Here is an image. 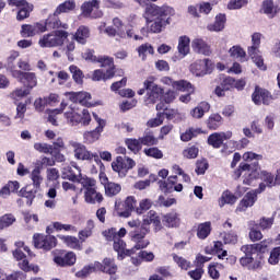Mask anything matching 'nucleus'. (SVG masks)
<instances>
[{
    "mask_svg": "<svg viewBox=\"0 0 280 280\" xmlns=\"http://www.w3.org/2000/svg\"><path fill=\"white\" fill-rule=\"evenodd\" d=\"M34 150L40 154H54V145L47 144L45 142H37L34 144Z\"/></svg>",
    "mask_w": 280,
    "mask_h": 280,
    "instance_id": "09e8293b",
    "label": "nucleus"
},
{
    "mask_svg": "<svg viewBox=\"0 0 280 280\" xmlns=\"http://www.w3.org/2000/svg\"><path fill=\"white\" fill-rule=\"evenodd\" d=\"M101 272H106V275H115L117 272V266L115 264V259L105 258L102 264Z\"/></svg>",
    "mask_w": 280,
    "mask_h": 280,
    "instance_id": "58836bf2",
    "label": "nucleus"
},
{
    "mask_svg": "<svg viewBox=\"0 0 280 280\" xmlns=\"http://www.w3.org/2000/svg\"><path fill=\"white\" fill-rule=\"evenodd\" d=\"M70 102L81 104V106H95L91 103V94L89 92H70L66 94Z\"/></svg>",
    "mask_w": 280,
    "mask_h": 280,
    "instance_id": "a211bd4d",
    "label": "nucleus"
},
{
    "mask_svg": "<svg viewBox=\"0 0 280 280\" xmlns=\"http://www.w3.org/2000/svg\"><path fill=\"white\" fill-rule=\"evenodd\" d=\"M229 54L231 58H245L246 51H244V48L241 46H233L229 49Z\"/></svg>",
    "mask_w": 280,
    "mask_h": 280,
    "instance_id": "338daca9",
    "label": "nucleus"
},
{
    "mask_svg": "<svg viewBox=\"0 0 280 280\" xmlns=\"http://www.w3.org/2000/svg\"><path fill=\"white\" fill-rule=\"evenodd\" d=\"M162 222L167 229H178L180 226V214L176 211L163 215Z\"/></svg>",
    "mask_w": 280,
    "mask_h": 280,
    "instance_id": "b1692460",
    "label": "nucleus"
},
{
    "mask_svg": "<svg viewBox=\"0 0 280 280\" xmlns=\"http://www.w3.org/2000/svg\"><path fill=\"white\" fill-rule=\"evenodd\" d=\"M223 84L228 85L225 89H236L237 91H244V86H246L245 79L235 80L233 77H228L223 81Z\"/></svg>",
    "mask_w": 280,
    "mask_h": 280,
    "instance_id": "473e14b6",
    "label": "nucleus"
},
{
    "mask_svg": "<svg viewBox=\"0 0 280 280\" xmlns=\"http://www.w3.org/2000/svg\"><path fill=\"white\" fill-rule=\"evenodd\" d=\"M145 12L151 34H161L172 23L171 16L176 14L174 8L170 5L159 7L156 4L147 7Z\"/></svg>",
    "mask_w": 280,
    "mask_h": 280,
    "instance_id": "f257e3e1",
    "label": "nucleus"
},
{
    "mask_svg": "<svg viewBox=\"0 0 280 280\" xmlns=\"http://www.w3.org/2000/svg\"><path fill=\"white\" fill-rule=\"evenodd\" d=\"M223 268L222 264L213 262L208 267V275L211 279H220V269Z\"/></svg>",
    "mask_w": 280,
    "mask_h": 280,
    "instance_id": "680f3d73",
    "label": "nucleus"
},
{
    "mask_svg": "<svg viewBox=\"0 0 280 280\" xmlns=\"http://www.w3.org/2000/svg\"><path fill=\"white\" fill-rule=\"evenodd\" d=\"M38 189L39 188H35V187L32 188V186L23 187L20 190V196H22V198H27L28 199L27 205H31L32 200L36 198V194H38Z\"/></svg>",
    "mask_w": 280,
    "mask_h": 280,
    "instance_id": "a19ab883",
    "label": "nucleus"
},
{
    "mask_svg": "<svg viewBox=\"0 0 280 280\" xmlns=\"http://www.w3.org/2000/svg\"><path fill=\"white\" fill-rule=\"evenodd\" d=\"M43 168H40V165H35L34 170L31 172L30 178L33 183V187L35 189H40V185H43Z\"/></svg>",
    "mask_w": 280,
    "mask_h": 280,
    "instance_id": "2f4dec72",
    "label": "nucleus"
},
{
    "mask_svg": "<svg viewBox=\"0 0 280 280\" xmlns=\"http://www.w3.org/2000/svg\"><path fill=\"white\" fill-rule=\"evenodd\" d=\"M69 36V33L66 31H55L48 34L43 35L39 40L38 45L43 49L51 48V47H60L65 45V39Z\"/></svg>",
    "mask_w": 280,
    "mask_h": 280,
    "instance_id": "39448f33",
    "label": "nucleus"
},
{
    "mask_svg": "<svg viewBox=\"0 0 280 280\" xmlns=\"http://www.w3.org/2000/svg\"><path fill=\"white\" fill-rule=\"evenodd\" d=\"M224 25H226V15L220 13L215 16L214 23L207 26V30L209 32H222Z\"/></svg>",
    "mask_w": 280,
    "mask_h": 280,
    "instance_id": "c756f323",
    "label": "nucleus"
},
{
    "mask_svg": "<svg viewBox=\"0 0 280 280\" xmlns=\"http://www.w3.org/2000/svg\"><path fill=\"white\" fill-rule=\"evenodd\" d=\"M84 199L89 205H95L97 202H102V200H104V196L97 191V188H94L93 190L84 191Z\"/></svg>",
    "mask_w": 280,
    "mask_h": 280,
    "instance_id": "f704fd0d",
    "label": "nucleus"
},
{
    "mask_svg": "<svg viewBox=\"0 0 280 280\" xmlns=\"http://www.w3.org/2000/svg\"><path fill=\"white\" fill-rule=\"evenodd\" d=\"M89 36H91V31L89 30V27L80 26L74 34V40H77L79 45H86Z\"/></svg>",
    "mask_w": 280,
    "mask_h": 280,
    "instance_id": "72a5a7b5",
    "label": "nucleus"
},
{
    "mask_svg": "<svg viewBox=\"0 0 280 280\" xmlns=\"http://www.w3.org/2000/svg\"><path fill=\"white\" fill-rule=\"evenodd\" d=\"M137 51L139 54V58H141V60H145L148 54H154V48L150 44H142L140 47H138Z\"/></svg>",
    "mask_w": 280,
    "mask_h": 280,
    "instance_id": "6e6d98bb",
    "label": "nucleus"
},
{
    "mask_svg": "<svg viewBox=\"0 0 280 280\" xmlns=\"http://www.w3.org/2000/svg\"><path fill=\"white\" fill-rule=\"evenodd\" d=\"M69 144L71 148H73L74 152V159L77 161H95L96 165L102 164V160L100 159V155L97 153H93L86 149V145L75 142V141H70Z\"/></svg>",
    "mask_w": 280,
    "mask_h": 280,
    "instance_id": "423d86ee",
    "label": "nucleus"
},
{
    "mask_svg": "<svg viewBox=\"0 0 280 280\" xmlns=\"http://www.w3.org/2000/svg\"><path fill=\"white\" fill-rule=\"evenodd\" d=\"M232 137V131L214 132L208 137V144L215 149L222 148V143H224V141H229Z\"/></svg>",
    "mask_w": 280,
    "mask_h": 280,
    "instance_id": "6ab92c4d",
    "label": "nucleus"
},
{
    "mask_svg": "<svg viewBox=\"0 0 280 280\" xmlns=\"http://www.w3.org/2000/svg\"><path fill=\"white\" fill-rule=\"evenodd\" d=\"M172 257L175 264H177L178 268H180L182 270H189V268H191V262L183 258V256L173 254Z\"/></svg>",
    "mask_w": 280,
    "mask_h": 280,
    "instance_id": "13d9d810",
    "label": "nucleus"
},
{
    "mask_svg": "<svg viewBox=\"0 0 280 280\" xmlns=\"http://www.w3.org/2000/svg\"><path fill=\"white\" fill-rule=\"evenodd\" d=\"M221 238L224 244H235L237 242V234L235 232H223L221 233Z\"/></svg>",
    "mask_w": 280,
    "mask_h": 280,
    "instance_id": "774afa93",
    "label": "nucleus"
},
{
    "mask_svg": "<svg viewBox=\"0 0 280 280\" xmlns=\"http://www.w3.org/2000/svg\"><path fill=\"white\" fill-rule=\"evenodd\" d=\"M75 10V0H68L59 4L55 10L56 14H67V12H72Z\"/></svg>",
    "mask_w": 280,
    "mask_h": 280,
    "instance_id": "37998d69",
    "label": "nucleus"
},
{
    "mask_svg": "<svg viewBox=\"0 0 280 280\" xmlns=\"http://www.w3.org/2000/svg\"><path fill=\"white\" fill-rule=\"evenodd\" d=\"M75 253L68 252L66 254H61L60 256H55L54 261L57 266H73L77 261Z\"/></svg>",
    "mask_w": 280,
    "mask_h": 280,
    "instance_id": "bb28decb",
    "label": "nucleus"
},
{
    "mask_svg": "<svg viewBox=\"0 0 280 280\" xmlns=\"http://www.w3.org/2000/svg\"><path fill=\"white\" fill-rule=\"evenodd\" d=\"M259 47H261V33H254L252 35V46L248 47L247 54L260 71H266L267 67L264 63Z\"/></svg>",
    "mask_w": 280,
    "mask_h": 280,
    "instance_id": "20e7f679",
    "label": "nucleus"
},
{
    "mask_svg": "<svg viewBox=\"0 0 280 280\" xmlns=\"http://www.w3.org/2000/svg\"><path fill=\"white\" fill-rule=\"evenodd\" d=\"M121 191V185L115 184L113 182H109L108 184L105 185V194L109 198H113V196H117Z\"/></svg>",
    "mask_w": 280,
    "mask_h": 280,
    "instance_id": "8fccbe9b",
    "label": "nucleus"
},
{
    "mask_svg": "<svg viewBox=\"0 0 280 280\" xmlns=\"http://www.w3.org/2000/svg\"><path fill=\"white\" fill-rule=\"evenodd\" d=\"M65 118L69 126H89L91 124V113L89 109H83L82 113H78L73 107H70L69 110L65 113Z\"/></svg>",
    "mask_w": 280,
    "mask_h": 280,
    "instance_id": "1a4fd4ad",
    "label": "nucleus"
},
{
    "mask_svg": "<svg viewBox=\"0 0 280 280\" xmlns=\"http://www.w3.org/2000/svg\"><path fill=\"white\" fill-rule=\"evenodd\" d=\"M191 49L195 54H200L201 56H211L213 54L211 46L201 37H196L191 40Z\"/></svg>",
    "mask_w": 280,
    "mask_h": 280,
    "instance_id": "aec40b11",
    "label": "nucleus"
},
{
    "mask_svg": "<svg viewBox=\"0 0 280 280\" xmlns=\"http://www.w3.org/2000/svg\"><path fill=\"white\" fill-rule=\"evenodd\" d=\"M21 34L24 38L36 36V27L34 26V24H23Z\"/></svg>",
    "mask_w": 280,
    "mask_h": 280,
    "instance_id": "69168bd1",
    "label": "nucleus"
},
{
    "mask_svg": "<svg viewBox=\"0 0 280 280\" xmlns=\"http://www.w3.org/2000/svg\"><path fill=\"white\" fill-rule=\"evenodd\" d=\"M235 202H237V197H235V195L229 190L224 191L219 199L220 207H224V205H235Z\"/></svg>",
    "mask_w": 280,
    "mask_h": 280,
    "instance_id": "49530a36",
    "label": "nucleus"
},
{
    "mask_svg": "<svg viewBox=\"0 0 280 280\" xmlns=\"http://www.w3.org/2000/svg\"><path fill=\"white\" fill-rule=\"evenodd\" d=\"M97 9H100V1L97 0L88 1L81 5V12L86 19L91 16L93 10Z\"/></svg>",
    "mask_w": 280,
    "mask_h": 280,
    "instance_id": "e433bc0d",
    "label": "nucleus"
},
{
    "mask_svg": "<svg viewBox=\"0 0 280 280\" xmlns=\"http://www.w3.org/2000/svg\"><path fill=\"white\" fill-rule=\"evenodd\" d=\"M280 261V246L275 247L270 250L268 264L270 266H277Z\"/></svg>",
    "mask_w": 280,
    "mask_h": 280,
    "instance_id": "052dcab7",
    "label": "nucleus"
},
{
    "mask_svg": "<svg viewBox=\"0 0 280 280\" xmlns=\"http://www.w3.org/2000/svg\"><path fill=\"white\" fill-rule=\"evenodd\" d=\"M69 71L70 73H72V78L77 84H83L84 73L82 72V70H80V68H78L77 66H70Z\"/></svg>",
    "mask_w": 280,
    "mask_h": 280,
    "instance_id": "3c124183",
    "label": "nucleus"
},
{
    "mask_svg": "<svg viewBox=\"0 0 280 280\" xmlns=\"http://www.w3.org/2000/svg\"><path fill=\"white\" fill-rule=\"evenodd\" d=\"M16 222V218L12 214H4L0 218V231H3V229H8V226H12Z\"/></svg>",
    "mask_w": 280,
    "mask_h": 280,
    "instance_id": "e2e57ef3",
    "label": "nucleus"
},
{
    "mask_svg": "<svg viewBox=\"0 0 280 280\" xmlns=\"http://www.w3.org/2000/svg\"><path fill=\"white\" fill-rule=\"evenodd\" d=\"M93 117L98 125L94 130L86 131L83 135L85 143H95V141H98L102 132H104V128L106 127V120L100 118L97 114H93Z\"/></svg>",
    "mask_w": 280,
    "mask_h": 280,
    "instance_id": "2eb2a0df",
    "label": "nucleus"
},
{
    "mask_svg": "<svg viewBox=\"0 0 280 280\" xmlns=\"http://www.w3.org/2000/svg\"><path fill=\"white\" fill-rule=\"evenodd\" d=\"M176 180H178V176H176V175L170 176L167 178V182L160 180L159 186H160L161 191H163L164 194H170L172 186L176 185Z\"/></svg>",
    "mask_w": 280,
    "mask_h": 280,
    "instance_id": "a18cd8bd",
    "label": "nucleus"
},
{
    "mask_svg": "<svg viewBox=\"0 0 280 280\" xmlns=\"http://www.w3.org/2000/svg\"><path fill=\"white\" fill-rule=\"evenodd\" d=\"M72 167H75L79 174H73L71 172V166H67L62 168V178L71 180L72 183H80L84 191H91L97 188V182L91 177H88L86 175H82L80 167H78L74 162L72 163Z\"/></svg>",
    "mask_w": 280,
    "mask_h": 280,
    "instance_id": "7ed1b4c3",
    "label": "nucleus"
},
{
    "mask_svg": "<svg viewBox=\"0 0 280 280\" xmlns=\"http://www.w3.org/2000/svg\"><path fill=\"white\" fill-rule=\"evenodd\" d=\"M260 180H264V183L267 184L266 187H277L275 175L272 173L260 171Z\"/></svg>",
    "mask_w": 280,
    "mask_h": 280,
    "instance_id": "bf43d9fd",
    "label": "nucleus"
},
{
    "mask_svg": "<svg viewBox=\"0 0 280 280\" xmlns=\"http://www.w3.org/2000/svg\"><path fill=\"white\" fill-rule=\"evenodd\" d=\"M126 145L128 148V150H130L131 152H133V154H137L140 150H141V140H137V139H127L126 140Z\"/></svg>",
    "mask_w": 280,
    "mask_h": 280,
    "instance_id": "0e129e2a",
    "label": "nucleus"
},
{
    "mask_svg": "<svg viewBox=\"0 0 280 280\" xmlns=\"http://www.w3.org/2000/svg\"><path fill=\"white\" fill-rule=\"evenodd\" d=\"M7 70L10 71L12 78H15V80L21 82V84H24L28 91H32V89H36V86H38V78L36 77V73L23 72L12 67H9Z\"/></svg>",
    "mask_w": 280,
    "mask_h": 280,
    "instance_id": "0eeeda50",
    "label": "nucleus"
},
{
    "mask_svg": "<svg viewBox=\"0 0 280 280\" xmlns=\"http://www.w3.org/2000/svg\"><path fill=\"white\" fill-rule=\"evenodd\" d=\"M100 270H102V262L95 261L84 266L75 273V277L79 279H86V277H90V275H93V272H100Z\"/></svg>",
    "mask_w": 280,
    "mask_h": 280,
    "instance_id": "a878e982",
    "label": "nucleus"
},
{
    "mask_svg": "<svg viewBox=\"0 0 280 280\" xmlns=\"http://www.w3.org/2000/svg\"><path fill=\"white\" fill-rule=\"evenodd\" d=\"M211 235V222H205L198 225L197 236L199 240H207Z\"/></svg>",
    "mask_w": 280,
    "mask_h": 280,
    "instance_id": "c03bdc74",
    "label": "nucleus"
},
{
    "mask_svg": "<svg viewBox=\"0 0 280 280\" xmlns=\"http://www.w3.org/2000/svg\"><path fill=\"white\" fill-rule=\"evenodd\" d=\"M241 176H243L244 185H255V180H259L261 176L259 163L255 162L253 165L246 162L241 163L238 168L234 171L233 178L237 180Z\"/></svg>",
    "mask_w": 280,
    "mask_h": 280,
    "instance_id": "f03ea898",
    "label": "nucleus"
},
{
    "mask_svg": "<svg viewBox=\"0 0 280 280\" xmlns=\"http://www.w3.org/2000/svg\"><path fill=\"white\" fill-rule=\"evenodd\" d=\"M261 12L266 14L268 19H275L280 12V0L273 2L272 0H264L261 3Z\"/></svg>",
    "mask_w": 280,
    "mask_h": 280,
    "instance_id": "412c9836",
    "label": "nucleus"
},
{
    "mask_svg": "<svg viewBox=\"0 0 280 280\" xmlns=\"http://www.w3.org/2000/svg\"><path fill=\"white\" fill-rule=\"evenodd\" d=\"M189 43H191L189 37L187 36L179 37L178 46H177L179 58H185V56L189 54Z\"/></svg>",
    "mask_w": 280,
    "mask_h": 280,
    "instance_id": "c9c22d12",
    "label": "nucleus"
},
{
    "mask_svg": "<svg viewBox=\"0 0 280 280\" xmlns=\"http://www.w3.org/2000/svg\"><path fill=\"white\" fill-rule=\"evenodd\" d=\"M262 191H266L265 183H260L257 189L247 192L241 200L236 211H246V209L253 207L257 202V194H262Z\"/></svg>",
    "mask_w": 280,
    "mask_h": 280,
    "instance_id": "f8f14e48",
    "label": "nucleus"
},
{
    "mask_svg": "<svg viewBox=\"0 0 280 280\" xmlns=\"http://www.w3.org/2000/svg\"><path fill=\"white\" fill-rule=\"evenodd\" d=\"M248 143H250V140L242 138L240 141L230 140L226 145L228 148H234V150H244V148H248Z\"/></svg>",
    "mask_w": 280,
    "mask_h": 280,
    "instance_id": "603ef678",
    "label": "nucleus"
},
{
    "mask_svg": "<svg viewBox=\"0 0 280 280\" xmlns=\"http://www.w3.org/2000/svg\"><path fill=\"white\" fill-rule=\"evenodd\" d=\"M63 244L68 246V248H72L74 250H82V245L80 244V240L75 236H61Z\"/></svg>",
    "mask_w": 280,
    "mask_h": 280,
    "instance_id": "79ce46f5",
    "label": "nucleus"
},
{
    "mask_svg": "<svg viewBox=\"0 0 280 280\" xmlns=\"http://www.w3.org/2000/svg\"><path fill=\"white\" fill-rule=\"evenodd\" d=\"M114 250L118 253V259L119 261H124L126 257H130L131 255H135V252L131 249H126V242L121 238H117L114 241Z\"/></svg>",
    "mask_w": 280,
    "mask_h": 280,
    "instance_id": "5701e85b",
    "label": "nucleus"
},
{
    "mask_svg": "<svg viewBox=\"0 0 280 280\" xmlns=\"http://www.w3.org/2000/svg\"><path fill=\"white\" fill-rule=\"evenodd\" d=\"M209 110H211V105L208 102H201L190 110V116L194 119H202Z\"/></svg>",
    "mask_w": 280,
    "mask_h": 280,
    "instance_id": "cd10ccee",
    "label": "nucleus"
},
{
    "mask_svg": "<svg viewBox=\"0 0 280 280\" xmlns=\"http://www.w3.org/2000/svg\"><path fill=\"white\" fill-rule=\"evenodd\" d=\"M60 13L54 12V14H50L48 19L46 20V26H48L49 30H58L59 27H62L63 30H67L69 25L62 24L60 21V18H58Z\"/></svg>",
    "mask_w": 280,
    "mask_h": 280,
    "instance_id": "c85d7f7f",
    "label": "nucleus"
},
{
    "mask_svg": "<svg viewBox=\"0 0 280 280\" xmlns=\"http://www.w3.org/2000/svg\"><path fill=\"white\" fill-rule=\"evenodd\" d=\"M270 244H272V240H265L260 243L243 245L241 250L242 253H254L256 255H260L259 253H266V250H268V246H270Z\"/></svg>",
    "mask_w": 280,
    "mask_h": 280,
    "instance_id": "4be33fe9",
    "label": "nucleus"
},
{
    "mask_svg": "<svg viewBox=\"0 0 280 280\" xmlns=\"http://www.w3.org/2000/svg\"><path fill=\"white\" fill-rule=\"evenodd\" d=\"M135 165H137L135 160L128 156H118L116 161L112 163V170L116 172L120 178H126L128 172H130Z\"/></svg>",
    "mask_w": 280,
    "mask_h": 280,
    "instance_id": "9d476101",
    "label": "nucleus"
},
{
    "mask_svg": "<svg viewBox=\"0 0 280 280\" xmlns=\"http://www.w3.org/2000/svg\"><path fill=\"white\" fill-rule=\"evenodd\" d=\"M245 256L240 259V264L247 270H259L261 268V255L254 252H243Z\"/></svg>",
    "mask_w": 280,
    "mask_h": 280,
    "instance_id": "4468645a",
    "label": "nucleus"
},
{
    "mask_svg": "<svg viewBox=\"0 0 280 280\" xmlns=\"http://www.w3.org/2000/svg\"><path fill=\"white\" fill-rule=\"evenodd\" d=\"M115 77V71L113 69H107L106 72L104 70H95L92 77L94 82H100L101 80H110V78Z\"/></svg>",
    "mask_w": 280,
    "mask_h": 280,
    "instance_id": "4c0bfd02",
    "label": "nucleus"
},
{
    "mask_svg": "<svg viewBox=\"0 0 280 280\" xmlns=\"http://www.w3.org/2000/svg\"><path fill=\"white\" fill-rule=\"evenodd\" d=\"M137 206V200L133 196H129L125 200V211H118V215L120 218H130V213L135 211V207Z\"/></svg>",
    "mask_w": 280,
    "mask_h": 280,
    "instance_id": "7c9ffc66",
    "label": "nucleus"
},
{
    "mask_svg": "<svg viewBox=\"0 0 280 280\" xmlns=\"http://www.w3.org/2000/svg\"><path fill=\"white\" fill-rule=\"evenodd\" d=\"M18 266L24 272H34V275H38V272L40 271V267H38V265H30V261L27 260L19 262Z\"/></svg>",
    "mask_w": 280,
    "mask_h": 280,
    "instance_id": "864d4df0",
    "label": "nucleus"
},
{
    "mask_svg": "<svg viewBox=\"0 0 280 280\" xmlns=\"http://www.w3.org/2000/svg\"><path fill=\"white\" fill-rule=\"evenodd\" d=\"M33 242L35 248H42L43 250H51L56 248L57 240L52 235L34 234Z\"/></svg>",
    "mask_w": 280,
    "mask_h": 280,
    "instance_id": "dca6fc26",
    "label": "nucleus"
},
{
    "mask_svg": "<svg viewBox=\"0 0 280 280\" xmlns=\"http://www.w3.org/2000/svg\"><path fill=\"white\" fill-rule=\"evenodd\" d=\"M150 224L155 226V231H161V219L154 210L149 211L147 217L143 219L142 229L148 231V226H150Z\"/></svg>",
    "mask_w": 280,
    "mask_h": 280,
    "instance_id": "393cba45",
    "label": "nucleus"
},
{
    "mask_svg": "<svg viewBox=\"0 0 280 280\" xmlns=\"http://www.w3.org/2000/svg\"><path fill=\"white\" fill-rule=\"evenodd\" d=\"M198 135H202V129L200 128H189L184 133L180 135L182 141H191V139L198 137Z\"/></svg>",
    "mask_w": 280,
    "mask_h": 280,
    "instance_id": "de8ad7c7",
    "label": "nucleus"
},
{
    "mask_svg": "<svg viewBox=\"0 0 280 280\" xmlns=\"http://www.w3.org/2000/svg\"><path fill=\"white\" fill-rule=\"evenodd\" d=\"M190 71L192 75L203 78V75H208L213 71V61L211 59L197 60L190 66Z\"/></svg>",
    "mask_w": 280,
    "mask_h": 280,
    "instance_id": "ddd939ff",
    "label": "nucleus"
},
{
    "mask_svg": "<svg viewBox=\"0 0 280 280\" xmlns=\"http://www.w3.org/2000/svg\"><path fill=\"white\" fill-rule=\"evenodd\" d=\"M252 100L257 106H260V104L268 106L272 102V94H270L266 89L256 86L254 93L252 94Z\"/></svg>",
    "mask_w": 280,
    "mask_h": 280,
    "instance_id": "f3484780",
    "label": "nucleus"
},
{
    "mask_svg": "<svg viewBox=\"0 0 280 280\" xmlns=\"http://www.w3.org/2000/svg\"><path fill=\"white\" fill-rule=\"evenodd\" d=\"M206 122L209 130H218L222 126V116L220 114H211Z\"/></svg>",
    "mask_w": 280,
    "mask_h": 280,
    "instance_id": "ea45409f",
    "label": "nucleus"
},
{
    "mask_svg": "<svg viewBox=\"0 0 280 280\" xmlns=\"http://www.w3.org/2000/svg\"><path fill=\"white\" fill-rule=\"evenodd\" d=\"M144 89L147 91L145 104H156L163 97L164 90L154 83V77H149L144 81Z\"/></svg>",
    "mask_w": 280,
    "mask_h": 280,
    "instance_id": "6e6552de",
    "label": "nucleus"
},
{
    "mask_svg": "<svg viewBox=\"0 0 280 280\" xmlns=\"http://www.w3.org/2000/svg\"><path fill=\"white\" fill-rule=\"evenodd\" d=\"M173 89H175L176 91H186L187 93H194V88L191 86V83L186 80L175 81Z\"/></svg>",
    "mask_w": 280,
    "mask_h": 280,
    "instance_id": "5fc2aeb1",
    "label": "nucleus"
},
{
    "mask_svg": "<svg viewBox=\"0 0 280 280\" xmlns=\"http://www.w3.org/2000/svg\"><path fill=\"white\" fill-rule=\"evenodd\" d=\"M148 231L143 229L141 225V230H135L129 232V237L131 242L135 243V246L131 248V253H137V250H143V248H148L150 246V241L145 240V235Z\"/></svg>",
    "mask_w": 280,
    "mask_h": 280,
    "instance_id": "9b49d317",
    "label": "nucleus"
},
{
    "mask_svg": "<svg viewBox=\"0 0 280 280\" xmlns=\"http://www.w3.org/2000/svg\"><path fill=\"white\" fill-rule=\"evenodd\" d=\"M34 10V5L26 4L25 7L20 8L16 19L18 21H25V19H30L31 12Z\"/></svg>",
    "mask_w": 280,
    "mask_h": 280,
    "instance_id": "4d7b16f0",
    "label": "nucleus"
}]
</instances>
